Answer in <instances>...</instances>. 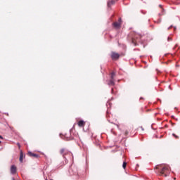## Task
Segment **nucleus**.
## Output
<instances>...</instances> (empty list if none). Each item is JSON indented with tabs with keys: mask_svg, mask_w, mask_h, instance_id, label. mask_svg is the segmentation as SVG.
<instances>
[{
	"mask_svg": "<svg viewBox=\"0 0 180 180\" xmlns=\"http://www.w3.org/2000/svg\"><path fill=\"white\" fill-rule=\"evenodd\" d=\"M60 154L63 155V158H65V155H71V152L68 151V150L65 148H62L60 150Z\"/></svg>",
	"mask_w": 180,
	"mask_h": 180,
	"instance_id": "f257e3e1",
	"label": "nucleus"
},
{
	"mask_svg": "<svg viewBox=\"0 0 180 180\" xmlns=\"http://www.w3.org/2000/svg\"><path fill=\"white\" fill-rule=\"evenodd\" d=\"M112 26L115 29H120L122 27V18H120L118 22H113Z\"/></svg>",
	"mask_w": 180,
	"mask_h": 180,
	"instance_id": "f03ea898",
	"label": "nucleus"
},
{
	"mask_svg": "<svg viewBox=\"0 0 180 180\" xmlns=\"http://www.w3.org/2000/svg\"><path fill=\"white\" fill-rule=\"evenodd\" d=\"M120 55L116 52L111 53V58L112 60H119Z\"/></svg>",
	"mask_w": 180,
	"mask_h": 180,
	"instance_id": "7ed1b4c3",
	"label": "nucleus"
},
{
	"mask_svg": "<svg viewBox=\"0 0 180 180\" xmlns=\"http://www.w3.org/2000/svg\"><path fill=\"white\" fill-rule=\"evenodd\" d=\"M141 37L139 34H135L134 37L132 38L131 41H132V44H134V46H136L137 41H139V39H140Z\"/></svg>",
	"mask_w": 180,
	"mask_h": 180,
	"instance_id": "20e7f679",
	"label": "nucleus"
},
{
	"mask_svg": "<svg viewBox=\"0 0 180 180\" xmlns=\"http://www.w3.org/2000/svg\"><path fill=\"white\" fill-rule=\"evenodd\" d=\"M168 169H169V167L168 166L164 167L160 171V175H164V176H167V174H164V172H165V171H168Z\"/></svg>",
	"mask_w": 180,
	"mask_h": 180,
	"instance_id": "39448f33",
	"label": "nucleus"
},
{
	"mask_svg": "<svg viewBox=\"0 0 180 180\" xmlns=\"http://www.w3.org/2000/svg\"><path fill=\"white\" fill-rule=\"evenodd\" d=\"M17 169H18L16 168V166L12 165L11 167V173L13 174V175H15V174H16Z\"/></svg>",
	"mask_w": 180,
	"mask_h": 180,
	"instance_id": "423d86ee",
	"label": "nucleus"
},
{
	"mask_svg": "<svg viewBox=\"0 0 180 180\" xmlns=\"http://www.w3.org/2000/svg\"><path fill=\"white\" fill-rule=\"evenodd\" d=\"M27 155H29V157H34V158H39V155L36 153H33L32 152H28Z\"/></svg>",
	"mask_w": 180,
	"mask_h": 180,
	"instance_id": "0eeeda50",
	"label": "nucleus"
},
{
	"mask_svg": "<svg viewBox=\"0 0 180 180\" xmlns=\"http://www.w3.org/2000/svg\"><path fill=\"white\" fill-rule=\"evenodd\" d=\"M85 124H86V122L84 120H80L77 123L79 127H84L85 126Z\"/></svg>",
	"mask_w": 180,
	"mask_h": 180,
	"instance_id": "6e6552de",
	"label": "nucleus"
},
{
	"mask_svg": "<svg viewBox=\"0 0 180 180\" xmlns=\"http://www.w3.org/2000/svg\"><path fill=\"white\" fill-rule=\"evenodd\" d=\"M23 158H25V155L23 154V151L20 150V162H23Z\"/></svg>",
	"mask_w": 180,
	"mask_h": 180,
	"instance_id": "1a4fd4ad",
	"label": "nucleus"
},
{
	"mask_svg": "<svg viewBox=\"0 0 180 180\" xmlns=\"http://www.w3.org/2000/svg\"><path fill=\"white\" fill-rule=\"evenodd\" d=\"M111 5H115V1L111 0L108 3V8H110Z\"/></svg>",
	"mask_w": 180,
	"mask_h": 180,
	"instance_id": "9d476101",
	"label": "nucleus"
},
{
	"mask_svg": "<svg viewBox=\"0 0 180 180\" xmlns=\"http://www.w3.org/2000/svg\"><path fill=\"white\" fill-rule=\"evenodd\" d=\"M108 85H112L113 86V85H115V79H110L108 82Z\"/></svg>",
	"mask_w": 180,
	"mask_h": 180,
	"instance_id": "9b49d317",
	"label": "nucleus"
},
{
	"mask_svg": "<svg viewBox=\"0 0 180 180\" xmlns=\"http://www.w3.org/2000/svg\"><path fill=\"white\" fill-rule=\"evenodd\" d=\"M115 77H116V74L115 73V72H111V79H115Z\"/></svg>",
	"mask_w": 180,
	"mask_h": 180,
	"instance_id": "f8f14e48",
	"label": "nucleus"
},
{
	"mask_svg": "<svg viewBox=\"0 0 180 180\" xmlns=\"http://www.w3.org/2000/svg\"><path fill=\"white\" fill-rule=\"evenodd\" d=\"M127 166V162H124L123 165H122V168H124V169H126V167Z\"/></svg>",
	"mask_w": 180,
	"mask_h": 180,
	"instance_id": "ddd939ff",
	"label": "nucleus"
},
{
	"mask_svg": "<svg viewBox=\"0 0 180 180\" xmlns=\"http://www.w3.org/2000/svg\"><path fill=\"white\" fill-rule=\"evenodd\" d=\"M172 136H174V137H175V139H179V136H178L175 134H172Z\"/></svg>",
	"mask_w": 180,
	"mask_h": 180,
	"instance_id": "4468645a",
	"label": "nucleus"
},
{
	"mask_svg": "<svg viewBox=\"0 0 180 180\" xmlns=\"http://www.w3.org/2000/svg\"><path fill=\"white\" fill-rule=\"evenodd\" d=\"M128 134H129V131H125L124 135H125V136H127Z\"/></svg>",
	"mask_w": 180,
	"mask_h": 180,
	"instance_id": "2eb2a0df",
	"label": "nucleus"
},
{
	"mask_svg": "<svg viewBox=\"0 0 180 180\" xmlns=\"http://www.w3.org/2000/svg\"><path fill=\"white\" fill-rule=\"evenodd\" d=\"M17 146H18V148L20 149V143H17Z\"/></svg>",
	"mask_w": 180,
	"mask_h": 180,
	"instance_id": "dca6fc26",
	"label": "nucleus"
},
{
	"mask_svg": "<svg viewBox=\"0 0 180 180\" xmlns=\"http://www.w3.org/2000/svg\"><path fill=\"white\" fill-rule=\"evenodd\" d=\"M167 40H168V41H171V40H172V37H168Z\"/></svg>",
	"mask_w": 180,
	"mask_h": 180,
	"instance_id": "f3484780",
	"label": "nucleus"
},
{
	"mask_svg": "<svg viewBox=\"0 0 180 180\" xmlns=\"http://www.w3.org/2000/svg\"><path fill=\"white\" fill-rule=\"evenodd\" d=\"M0 139H4V137L0 135Z\"/></svg>",
	"mask_w": 180,
	"mask_h": 180,
	"instance_id": "a211bd4d",
	"label": "nucleus"
},
{
	"mask_svg": "<svg viewBox=\"0 0 180 180\" xmlns=\"http://www.w3.org/2000/svg\"><path fill=\"white\" fill-rule=\"evenodd\" d=\"M171 27H172V26H170V27L168 28V30H169V29H171Z\"/></svg>",
	"mask_w": 180,
	"mask_h": 180,
	"instance_id": "6ab92c4d",
	"label": "nucleus"
},
{
	"mask_svg": "<svg viewBox=\"0 0 180 180\" xmlns=\"http://www.w3.org/2000/svg\"><path fill=\"white\" fill-rule=\"evenodd\" d=\"M74 174V175H75V174H77V172H75V173H73Z\"/></svg>",
	"mask_w": 180,
	"mask_h": 180,
	"instance_id": "aec40b11",
	"label": "nucleus"
},
{
	"mask_svg": "<svg viewBox=\"0 0 180 180\" xmlns=\"http://www.w3.org/2000/svg\"><path fill=\"white\" fill-rule=\"evenodd\" d=\"M2 143V141H0V144Z\"/></svg>",
	"mask_w": 180,
	"mask_h": 180,
	"instance_id": "412c9836",
	"label": "nucleus"
},
{
	"mask_svg": "<svg viewBox=\"0 0 180 180\" xmlns=\"http://www.w3.org/2000/svg\"><path fill=\"white\" fill-rule=\"evenodd\" d=\"M174 179L175 180V179H176V178H174Z\"/></svg>",
	"mask_w": 180,
	"mask_h": 180,
	"instance_id": "4be33fe9",
	"label": "nucleus"
},
{
	"mask_svg": "<svg viewBox=\"0 0 180 180\" xmlns=\"http://www.w3.org/2000/svg\"><path fill=\"white\" fill-rule=\"evenodd\" d=\"M160 7L161 8V5H160Z\"/></svg>",
	"mask_w": 180,
	"mask_h": 180,
	"instance_id": "5701e85b",
	"label": "nucleus"
}]
</instances>
